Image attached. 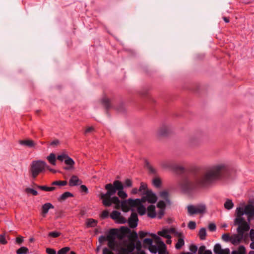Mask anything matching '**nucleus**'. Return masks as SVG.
Returning a JSON list of instances; mask_svg holds the SVG:
<instances>
[{
  "label": "nucleus",
  "mask_w": 254,
  "mask_h": 254,
  "mask_svg": "<svg viewBox=\"0 0 254 254\" xmlns=\"http://www.w3.org/2000/svg\"><path fill=\"white\" fill-rule=\"evenodd\" d=\"M60 235V233L59 232H56V231L51 232L49 233V236L50 237H53V238L58 237Z\"/></svg>",
  "instance_id": "49"
},
{
  "label": "nucleus",
  "mask_w": 254,
  "mask_h": 254,
  "mask_svg": "<svg viewBox=\"0 0 254 254\" xmlns=\"http://www.w3.org/2000/svg\"><path fill=\"white\" fill-rule=\"evenodd\" d=\"M236 213L237 216L243 217L244 214L247 216V219L250 222L254 217V206L252 204H248L244 208L239 207L236 208Z\"/></svg>",
  "instance_id": "6"
},
{
  "label": "nucleus",
  "mask_w": 254,
  "mask_h": 254,
  "mask_svg": "<svg viewBox=\"0 0 254 254\" xmlns=\"http://www.w3.org/2000/svg\"><path fill=\"white\" fill-rule=\"evenodd\" d=\"M228 170L225 163L214 164L208 167L203 174L194 181L184 178L180 183L181 188L184 191H189L198 187L206 188L214 184L220 180Z\"/></svg>",
  "instance_id": "1"
},
{
  "label": "nucleus",
  "mask_w": 254,
  "mask_h": 254,
  "mask_svg": "<svg viewBox=\"0 0 254 254\" xmlns=\"http://www.w3.org/2000/svg\"><path fill=\"white\" fill-rule=\"evenodd\" d=\"M110 217L121 224L125 223L127 221L126 218L121 215V213L116 210H114L111 213Z\"/></svg>",
  "instance_id": "11"
},
{
  "label": "nucleus",
  "mask_w": 254,
  "mask_h": 254,
  "mask_svg": "<svg viewBox=\"0 0 254 254\" xmlns=\"http://www.w3.org/2000/svg\"><path fill=\"white\" fill-rule=\"evenodd\" d=\"M64 162L66 165L69 166V167H65L64 169L65 170H69L72 168L75 164V162L73 161V160L71 158L69 157L68 156L66 157V158L64 160Z\"/></svg>",
  "instance_id": "24"
},
{
  "label": "nucleus",
  "mask_w": 254,
  "mask_h": 254,
  "mask_svg": "<svg viewBox=\"0 0 254 254\" xmlns=\"http://www.w3.org/2000/svg\"><path fill=\"white\" fill-rule=\"evenodd\" d=\"M94 130V128L92 127H87L85 130V133H87L92 132Z\"/></svg>",
  "instance_id": "60"
},
{
  "label": "nucleus",
  "mask_w": 254,
  "mask_h": 254,
  "mask_svg": "<svg viewBox=\"0 0 254 254\" xmlns=\"http://www.w3.org/2000/svg\"><path fill=\"white\" fill-rule=\"evenodd\" d=\"M138 192H139V189L138 190L137 188H133L131 191L132 194H136Z\"/></svg>",
  "instance_id": "62"
},
{
  "label": "nucleus",
  "mask_w": 254,
  "mask_h": 254,
  "mask_svg": "<svg viewBox=\"0 0 254 254\" xmlns=\"http://www.w3.org/2000/svg\"><path fill=\"white\" fill-rule=\"evenodd\" d=\"M160 195L162 198L165 199L166 201H168V193L167 191L164 190V191L160 192Z\"/></svg>",
  "instance_id": "41"
},
{
  "label": "nucleus",
  "mask_w": 254,
  "mask_h": 254,
  "mask_svg": "<svg viewBox=\"0 0 254 254\" xmlns=\"http://www.w3.org/2000/svg\"><path fill=\"white\" fill-rule=\"evenodd\" d=\"M157 206L160 209L157 213V217L158 218L160 219L164 215V209L166 205L164 201L162 200H160L158 202Z\"/></svg>",
  "instance_id": "15"
},
{
  "label": "nucleus",
  "mask_w": 254,
  "mask_h": 254,
  "mask_svg": "<svg viewBox=\"0 0 254 254\" xmlns=\"http://www.w3.org/2000/svg\"><path fill=\"white\" fill-rule=\"evenodd\" d=\"M119 231L117 229H112L109 232L108 235L105 237L101 236L99 238L100 243H102L104 241H108V246L112 250H118L117 248L121 247L123 242L118 243L116 241V236L118 234Z\"/></svg>",
  "instance_id": "3"
},
{
  "label": "nucleus",
  "mask_w": 254,
  "mask_h": 254,
  "mask_svg": "<svg viewBox=\"0 0 254 254\" xmlns=\"http://www.w3.org/2000/svg\"><path fill=\"white\" fill-rule=\"evenodd\" d=\"M47 159L51 165L54 166L56 165V156L54 153H50V155L47 157Z\"/></svg>",
  "instance_id": "25"
},
{
  "label": "nucleus",
  "mask_w": 254,
  "mask_h": 254,
  "mask_svg": "<svg viewBox=\"0 0 254 254\" xmlns=\"http://www.w3.org/2000/svg\"><path fill=\"white\" fill-rule=\"evenodd\" d=\"M137 208V212L140 215L145 214L147 211V209H146L145 206H144L142 203H141V204H140Z\"/></svg>",
  "instance_id": "33"
},
{
  "label": "nucleus",
  "mask_w": 254,
  "mask_h": 254,
  "mask_svg": "<svg viewBox=\"0 0 254 254\" xmlns=\"http://www.w3.org/2000/svg\"><path fill=\"white\" fill-rule=\"evenodd\" d=\"M135 248V243L133 241H124L121 247L117 248L118 250H114L118 254H134L132 252Z\"/></svg>",
  "instance_id": "7"
},
{
  "label": "nucleus",
  "mask_w": 254,
  "mask_h": 254,
  "mask_svg": "<svg viewBox=\"0 0 254 254\" xmlns=\"http://www.w3.org/2000/svg\"><path fill=\"white\" fill-rule=\"evenodd\" d=\"M190 250L193 253H195L197 250V247L195 245H191L190 247Z\"/></svg>",
  "instance_id": "55"
},
{
  "label": "nucleus",
  "mask_w": 254,
  "mask_h": 254,
  "mask_svg": "<svg viewBox=\"0 0 254 254\" xmlns=\"http://www.w3.org/2000/svg\"><path fill=\"white\" fill-rule=\"evenodd\" d=\"M138 219L137 215L135 213H132L128 219V225L131 228H135L137 225Z\"/></svg>",
  "instance_id": "12"
},
{
  "label": "nucleus",
  "mask_w": 254,
  "mask_h": 254,
  "mask_svg": "<svg viewBox=\"0 0 254 254\" xmlns=\"http://www.w3.org/2000/svg\"><path fill=\"white\" fill-rule=\"evenodd\" d=\"M185 236L178 238L177 243L175 245V248L177 250H180L185 245Z\"/></svg>",
  "instance_id": "26"
},
{
  "label": "nucleus",
  "mask_w": 254,
  "mask_h": 254,
  "mask_svg": "<svg viewBox=\"0 0 254 254\" xmlns=\"http://www.w3.org/2000/svg\"><path fill=\"white\" fill-rule=\"evenodd\" d=\"M148 169H149V171L152 173H156L155 169L153 167H152L151 166H148Z\"/></svg>",
  "instance_id": "61"
},
{
  "label": "nucleus",
  "mask_w": 254,
  "mask_h": 254,
  "mask_svg": "<svg viewBox=\"0 0 254 254\" xmlns=\"http://www.w3.org/2000/svg\"><path fill=\"white\" fill-rule=\"evenodd\" d=\"M146 211L148 216L150 218H154L157 216L155 206L153 205H150L148 206Z\"/></svg>",
  "instance_id": "16"
},
{
  "label": "nucleus",
  "mask_w": 254,
  "mask_h": 254,
  "mask_svg": "<svg viewBox=\"0 0 254 254\" xmlns=\"http://www.w3.org/2000/svg\"><path fill=\"white\" fill-rule=\"evenodd\" d=\"M47 167L46 163L42 160H34L31 162L29 170L33 179H35L39 174L44 172Z\"/></svg>",
  "instance_id": "4"
},
{
  "label": "nucleus",
  "mask_w": 254,
  "mask_h": 254,
  "mask_svg": "<svg viewBox=\"0 0 254 254\" xmlns=\"http://www.w3.org/2000/svg\"><path fill=\"white\" fill-rule=\"evenodd\" d=\"M113 251H114L111 250L110 248H104L103 249V254H115Z\"/></svg>",
  "instance_id": "43"
},
{
  "label": "nucleus",
  "mask_w": 254,
  "mask_h": 254,
  "mask_svg": "<svg viewBox=\"0 0 254 254\" xmlns=\"http://www.w3.org/2000/svg\"><path fill=\"white\" fill-rule=\"evenodd\" d=\"M70 248L68 247H64L60 249L58 252L57 254H66L70 251Z\"/></svg>",
  "instance_id": "38"
},
{
  "label": "nucleus",
  "mask_w": 254,
  "mask_h": 254,
  "mask_svg": "<svg viewBox=\"0 0 254 254\" xmlns=\"http://www.w3.org/2000/svg\"><path fill=\"white\" fill-rule=\"evenodd\" d=\"M129 204H130V208L138 207V206L142 203L141 198H136L132 199L131 198L128 199Z\"/></svg>",
  "instance_id": "20"
},
{
  "label": "nucleus",
  "mask_w": 254,
  "mask_h": 254,
  "mask_svg": "<svg viewBox=\"0 0 254 254\" xmlns=\"http://www.w3.org/2000/svg\"><path fill=\"white\" fill-rule=\"evenodd\" d=\"M19 143L22 145H25L29 147H34L36 145L34 141L31 139L20 140Z\"/></svg>",
  "instance_id": "22"
},
{
  "label": "nucleus",
  "mask_w": 254,
  "mask_h": 254,
  "mask_svg": "<svg viewBox=\"0 0 254 254\" xmlns=\"http://www.w3.org/2000/svg\"><path fill=\"white\" fill-rule=\"evenodd\" d=\"M234 224L239 226L237 229V231L238 234L243 236H244L245 232L249 230L250 228L249 224L245 220L243 217L237 216L234 220Z\"/></svg>",
  "instance_id": "8"
},
{
  "label": "nucleus",
  "mask_w": 254,
  "mask_h": 254,
  "mask_svg": "<svg viewBox=\"0 0 254 254\" xmlns=\"http://www.w3.org/2000/svg\"><path fill=\"white\" fill-rule=\"evenodd\" d=\"M67 156L68 155L65 154H62L58 156L57 159L62 162L64 161V159L65 160Z\"/></svg>",
  "instance_id": "48"
},
{
  "label": "nucleus",
  "mask_w": 254,
  "mask_h": 254,
  "mask_svg": "<svg viewBox=\"0 0 254 254\" xmlns=\"http://www.w3.org/2000/svg\"><path fill=\"white\" fill-rule=\"evenodd\" d=\"M243 236L239 234L231 236V242L234 245L239 244L243 239Z\"/></svg>",
  "instance_id": "17"
},
{
  "label": "nucleus",
  "mask_w": 254,
  "mask_h": 254,
  "mask_svg": "<svg viewBox=\"0 0 254 254\" xmlns=\"http://www.w3.org/2000/svg\"><path fill=\"white\" fill-rule=\"evenodd\" d=\"M231 254H246V251L244 246H240L237 250L233 251Z\"/></svg>",
  "instance_id": "28"
},
{
  "label": "nucleus",
  "mask_w": 254,
  "mask_h": 254,
  "mask_svg": "<svg viewBox=\"0 0 254 254\" xmlns=\"http://www.w3.org/2000/svg\"><path fill=\"white\" fill-rule=\"evenodd\" d=\"M171 227L169 228H163L161 230L158 231L157 236L165 238H169L171 236Z\"/></svg>",
  "instance_id": "14"
},
{
  "label": "nucleus",
  "mask_w": 254,
  "mask_h": 254,
  "mask_svg": "<svg viewBox=\"0 0 254 254\" xmlns=\"http://www.w3.org/2000/svg\"><path fill=\"white\" fill-rule=\"evenodd\" d=\"M224 207L227 210H230L233 208L234 206V203L232 200L229 199H227L224 204Z\"/></svg>",
  "instance_id": "29"
},
{
  "label": "nucleus",
  "mask_w": 254,
  "mask_h": 254,
  "mask_svg": "<svg viewBox=\"0 0 254 254\" xmlns=\"http://www.w3.org/2000/svg\"><path fill=\"white\" fill-rule=\"evenodd\" d=\"M168 132V128L166 126L161 127L158 130V134L160 135H165Z\"/></svg>",
  "instance_id": "31"
},
{
  "label": "nucleus",
  "mask_w": 254,
  "mask_h": 254,
  "mask_svg": "<svg viewBox=\"0 0 254 254\" xmlns=\"http://www.w3.org/2000/svg\"><path fill=\"white\" fill-rule=\"evenodd\" d=\"M250 238L252 241L254 240V229H252L250 232Z\"/></svg>",
  "instance_id": "57"
},
{
  "label": "nucleus",
  "mask_w": 254,
  "mask_h": 254,
  "mask_svg": "<svg viewBox=\"0 0 254 254\" xmlns=\"http://www.w3.org/2000/svg\"><path fill=\"white\" fill-rule=\"evenodd\" d=\"M124 186L120 181H115L113 183L108 184L105 185V188L107 190L106 193H101L100 198L102 200L103 204L106 207L110 206L112 204H115V208H120V201L117 196L111 197L114 195L118 190V195L121 198H126L127 197V193L123 190Z\"/></svg>",
  "instance_id": "2"
},
{
  "label": "nucleus",
  "mask_w": 254,
  "mask_h": 254,
  "mask_svg": "<svg viewBox=\"0 0 254 254\" xmlns=\"http://www.w3.org/2000/svg\"><path fill=\"white\" fill-rule=\"evenodd\" d=\"M54 208V205L51 203H46L42 205V213L44 217H45L46 214L48 212L50 209Z\"/></svg>",
  "instance_id": "18"
},
{
  "label": "nucleus",
  "mask_w": 254,
  "mask_h": 254,
  "mask_svg": "<svg viewBox=\"0 0 254 254\" xmlns=\"http://www.w3.org/2000/svg\"><path fill=\"white\" fill-rule=\"evenodd\" d=\"M208 228L210 231H214L216 230V225L214 223L210 224Z\"/></svg>",
  "instance_id": "56"
},
{
  "label": "nucleus",
  "mask_w": 254,
  "mask_h": 254,
  "mask_svg": "<svg viewBox=\"0 0 254 254\" xmlns=\"http://www.w3.org/2000/svg\"><path fill=\"white\" fill-rule=\"evenodd\" d=\"M222 238L224 241L231 242V236H230L228 234H224L222 236Z\"/></svg>",
  "instance_id": "45"
},
{
  "label": "nucleus",
  "mask_w": 254,
  "mask_h": 254,
  "mask_svg": "<svg viewBox=\"0 0 254 254\" xmlns=\"http://www.w3.org/2000/svg\"><path fill=\"white\" fill-rule=\"evenodd\" d=\"M132 186V181L130 179H127L125 182V186L130 187Z\"/></svg>",
  "instance_id": "54"
},
{
  "label": "nucleus",
  "mask_w": 254,
  "mask_h": 254,
  "mask_svg": "<svg viewBox=\"0 0 254 254\" xmlns=\"http://www.w3.org/2000/svg\"><path fill=\"white\" fill-rule=\"evenodd\" d=\"M97 221L93 219H88L86 220V224L87 227H93L96 226Z\"/></svg>",
  "instance_id": "32"
},
{
  "label": "nucleus",
  "mask_w": 254,
  "mask_h": 254,
  "mask_svg": "<svg viewBox=\"0 0 254 254\" xmlns=\"http://www.w3.org/2000/svg\"><path fill=\"white\" fill-rule=\"evenodd\" d=\"M37 188L46 191H52L56 189V187H48L45 186H38Z\"/></svg>",
  "instance_id": "30"
},
{
  "label": "nucleus",
  "mask_w": 254,
  "mask_h": 254,
  "mask_svg": "<svg viewBox=\"0 0 254 254\" xmlns=\"http://www.w3.org/2000/svg\"><path fill=\"white\" fill-rule=\"evenodd\" d=\"M147 185L144 183H141L139 189V192H141V194L143 195V193H145L146 190H148L147 189Z\"/></svg>",
  "instance_id": "37"
},
{
  "label": "nucleus",
  "mask_w": 254,
  "mask_h": 254,
  "mask_svg": "<svg viewBox=\"0 0 254 254\" xmlns=\"http://www.w3.org/2000/svg\"><path fill=\"white\" fill-rule=\"evenodd\" d=\"M188 227L190 230H193L196 227V223L194 221H190L188 224Z\"/></svg>",
  "instance_id": "46"
},
{
  "label": "nucleus",
  "mask_w": 254,
  "mask_h": 254,
  "mask_svg": "<svg viewBox=\"0 0 254 254\" xmlns=\"http://www.w3.org/2000/svg\"><path fill=\"white\" fill-rule=\"evenodd\" d=\"M23 242V237L21 236H19L16 238V242L18 244H20Z\"/></svg>",
  "instance_id": "58"
},
{
  "label": "nucleus",
  "mask_w": 254,
  "mask_h": 254,
  "mask_svg": "<svg viewBox=\"0 0 254 254\" xmlns=\"http://www.w3.org/2000/svg\"><path fill=\"white\" fill-rule=\"evenodd\" d=\"M151 236L154 239L156 246H152L151 248H149V251L154 254L157 253L158 254H169L165 244L161 240L160 237L153 233H151Z\"/></svg>",
  "instance_id": "5"
},
{
  "label": "nucleus",
  "mask_w": 254,
  "mask_h": 254,
  "mask_svg": "<svg viewBox=\"0 0 254 254\" xmlns=\"http://www.w3.org/2000/svg\"><path fill=\"white\" fill-rule=\"evenodd\" d=\"M171 234L178 238H182L185 236L182 230H179L174 227H171Z\"/></svg>",
  "instance_id": "19"
},
{
  "label": "nucleus",
  "mask_w": 254,
  "mask_h": 254,
  "mask_svg": "<svg viewBox=\"0 0 254 254\" xmlns=\"http://www.w3.org/2000/svg\"><path fill=\"white\" fill-rule=\"evenodd\" d=\"M25 191L27 193H31L33 195H37L38 194V192L36 190L31 188L26 189Z\"/></svg>",
  "instance_id": "44"
},
{
  "label": "nucleus",
  "mask_w": 254,
  "mask_h": 254,
  "mask_svg": "<svg viewBox=\"0 0 254 254\" xmlns=\"http://www.w3.org/2000/svg\"><path fill=\"white\" fill-rule=\"evenodd\" d=\"M103 104L105 106L106 108H108L110 107L109 100L106 98H104L102 100Z\"/></svg>",
  "instance_id": "42"
},
{
  "label": "nucleus",
  "mask_w": 254,
  "mask_h": 254,
  "mask_svg": "<svg viewBox=\"0 0 254 254\" xmlns=\"http://www.w3.org/2000/svg\"><path fill=\"white\" fill-rule=\"evenodd\" d=\"M187 209L189 214L192 215L204 213L206 210V206L204 204H198L196 205H189Z\"/></svg>",
  "instance_id": "9"
},
{
  "label": "nucleus",
  "mask_w": 254,
  "mask_h": 254,
  "mask_svg": "<svg viewBox=\"0 0 254 254\" xmlns=\"http://www.w3.org/2000/svg\"><path fill=\"white\" fill-rule=\"evenodd\" d=\"M81 190L86 193L88 192V189L85 185H81L80 186Z\"/></svg>",
  "instance_id": "59"
},
{
  "label": "nucleus",
  "mask_w": 254,
  "mask_h": 254,
  "mask_svg": "<svg viewBox=\"0 0 254 254\" xmlns=\"http://www.w3.org/2000/svg\"><path fill=\"white\" fill-rule=\"evenodd\" d=\"M214 252L216 254H230V250L228 248L222 249L221 245L217 244L214 248Z\"/></svg>",
  "instance_id": "13"
},
{
  "label": "nucleus",
  "mask_w": 254,
  "mask_h": 254,
  "mask_svg": "<svg viewBox=\"0 0 254 254\" xmlns=\"http://www.w3.org/2000/svg\"><path fill=\"white\" fill-rule=\"evenodd\" d=\"M73 194L70 193V192H65L64 193H63L59 198L58 200L60 201H64L65 199H66L67 198L70 197H72Z\"/></svg>",
  "instance_id": "27"
},
{
  "label": "nucleus",
  "mask_w": 254,
  "mask_h": 254,
  "mask_svg": "<svg viewBox=\"0 0 254 254\" xmlns=\"http://www.w3.org/2000/svg\"><path fill=\"white\" fill-rule=\"evenodd\" d=\"M67 185L65 181H56L52 183L53 186H64Z\"/></svg>",
  "instance_id": "36"
},
{
  "label": "nucleus",
  "mask_w": 254,
  "mask_h": 254,
  "mask_svg": "<svg viewBox=\"0 0 254 254\" xmlns=\"http://www.w3.org/2000/svg\"><path fill=\"white\" fill-rule=\"evenodd\" d=\"M59 144V141L58 140H54L51 143V145H57Z\"/></svg>",
  "instance_id": "63"
},
{
  "label": "nucleus",
  "mask_w": 254,
  "mask_h": 254,
  "mask_svg": "<svg viewBox=\"0 0 254 254\" xmlns=\"http://www.w3.org/2000/svg\"><path fill=\"white\" fill-rule=\"evenodd\" d=\"M153 185L157 188H158L160 186L161 182L159 178H155L152 180Z\"/></svg>",
  "instance_id": "39"
},
{
  "label": "nucleus",
  "mask_w": 254,
  "mask_h": 254,
  "mask_svg": "<svg viewBox=\"0 0 254 254\" xmlns=\"http://www.w3.org/2000/svg\"><path fill=\"white\" fill-rule=\"evenodd\" d=\"M152 240L150 238H146L143 240V243L149 245V248H151L152 246H156V245H152Z\"/></svg>",
  "instance_id": "40"
},
{
  "label": "nucleus",
  "mask_w": 254,
  "mask_h": 254,
  "mask_svg": "<svg viewBox=\"0 0 254 254\" xmlns=\"http://www.w3.org/2000/svg\"><path fill=\"white\" fill-rule=\"evenodd\" d=\"M100 216L102 219H105V218H107V217H108V216H109L108 211L107 210H104L102 212Z\"/></svg>",
  "instance_id": "47"
},
{
  "label": "nucleus",
  "mask_w": 254,
  "mask_h": 254,
  "mask_svg": "<svg viewBox=\"0 0 254 254\" xmlns=\"http://www.w3.org/2000/svg\"><path fill=\"white\" fill-rule=\"evenodd\" d=\"M157 199V196L152 190H147L145 193H143L141 200L143 203L148 202L150 203H154Z\"/></svg>",
  "instance_id": "10"
},
{
  "label": "nucleus",
  "mask_w": 254,
  "mask_h": 254,
  "mask_svg": "<svg viewBox=\"0 0 254 254\" xmlns=\"http://www.w3.org/2000/svg\"><path fill=\"white\" fill-rule=\"evenodd\" d=\"M151 234H150L149 233L145 232L143 231H140L139 232V236L140 238H143L147 235H149L151 237Z\"/></svg>",
  "instance_id": "50"
},
{
  "label": "nucleus",
  "mask_w": 254,
  "mask_h": 254,
  "mask_svg": "<svg viewBox=\"0 0 254 254\" xmlns=\"http://www.w3.org/2000/svg\"><path fill=\"white\" fill-rule=\"evenodd\" d=\"M120 207H121L123 211L127 212L130 208L128 199L127 200H124L121 202H120Z\"/></svg>",
  "instance_id": "23"
},
{
  "label": "nucleus",
  "mask_w": 254,
  "mask_h": 254,
  "mask_svg": "<svg viewBox=\"0 0 254 254\" xmlns=\"http://www.w3.org/2000/svg\"><path fill=\"white\" fill-rule=\"evenodd\" d=\"M199 238L202 240H205L206 236V229L204 228H202L200 229L199 231Z\"/></svg>",
  "instance_id": "34"
},
{
  "label": "nucleus",
  "mask_w": 254,
  "mask_h": 254,
  "mask_svg": "<svg viewBox=\"0 0 254 254\" xmlns=\"http://www.w3.org/2000/svg\"><path fill=\"white\" fill-rule=\"evenodd\" d=\"M82 182L76 176H72L69 180V185L70 186H75L80 185Z\"/></svg>",
  "instance_id": "21"
},
{
  "label": "nucleus",
  "mask_w": 254,
  "mask_h": 254,
  "mask_svg": "<svg viewBox=\"0 0 254 254\" xmlns=\"http://www.w3.org/2000/svg\"><path fill=\"white\" fill-rule=\"evenodd\" d=\"M29 250L25 247H22L16 251L17 254H27L28 253Z\"/></svg>",
  "instance_id": "35"
},
{
  "label": "nucleus",
  "mask_w": 254,
  "mask_h": 254,
  "mask_svg": "<svg viewBox=\"0 0 254 254\" xmlns=\"http://www.w3.org/2000/svg\"><path fill=\"white\" fill-rule=\"evenodd\" d=\"M0 243L2 245L7 244V241L5 240L4 236L3 235H0Z\"/></svg>",
  "instance_id": "51"
},
{
  "label": "nucleus",
  "mask_w": 254,
  "mask_h": 254,
  "mask_svg": "<svg viewBox=\"0 0 254 254\" xmlns=\"http://www.w3.org/2000/svg\"><path fill=\"white\" fill-rule=\"evenodd\" d=\"M46 252L48 254H56V251L54 249L51 248H47Z\"/></svg>",
  "instance_id": "53"
},
{
  "label": "nucleus",
  "mask_w": 254,
  "mask_h": 254,
  "mask_svg": "<svg viewBox=\"0 0 254 254\" xmlns=\"http://www.w3.org/2000/svg\"><path fill=\"white\" fill-rule=\"evenodd\" d=\"M206 251L205 247L204 246H201L198 249V254H203Z\"/></svg>",
  "instance_id": "52"
},
{
  "label": "nucleus",
  "mask_w": 254,
  "mask_h": 254,
  "mask_svg": "<svg viewBox=\"0 0 254 254\" xmlns=\"http://www.w3.org/2000/svg\"><path fill=\"white\" fill-rule=\"evenodd\" d=\"M172 237L170 236L169 238H166L167 240L166 241V243L168 245H171L172 244V240H171Z\"/></svg>",
  "instance_id": "64"
}]
</instances>
